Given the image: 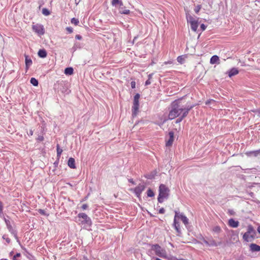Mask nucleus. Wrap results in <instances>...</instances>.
Returning <instances> with one entry per match:
<instances>
[{
  "label": "nucleus",
  "instance_id": "nucleus-36",
  "mask_svg": "<svg viewBox=\"0 0 260 260\" xmlns=\"http://www.w3.org/2000/svg\"><path fill=\"white\" fill-rule=\"evenodd\" d=\"M202 240L203 241V242L207 246H209V241H207L206 240L205 238H202Z\"/></svg>",
  "mask_w": 260,
  "mask_h": 260
},
{
  "label": "nucleus",
  "instance_id": "nucleus-45",
  "mask_svg": "<svg viewBox=\"0 0 260 260\" xmlns=\"http://www.w3.org/2000/svg\"><path fill=\"white\" fill-rule=\"evenodd\" d=\"M151 84V82H150V80L149 79H148L146 82H145V85H148L149 84Z\"/></svg>",
  "mask_w": 260,
  "mask_h": 260
},
{
  "label": "nucleus",
  "instance_id": "nucleus-46",
  "mask_svg": "<svg viewBox=\"0 0 260 260\" xmlns=\"http://www.w3.org/2000/svg\"><path fill=\"white\" fill-rule=\"evenodd\" d=\"M177 217H180V215H179V213L177 211H175V215L174 218L176 219Z\"/></svg>",
  "mask_w": 260,
  "mask_h": 260
},
{
  "label": "nucleus",
  "instance_id": "nucleus-2",
  "mask_svg": "<svg viewBox=\"0 0 260 260\" xmlns=\"http://www.w3.org/2000/svg\"><path fill=\"white\" fill-rule=\"evenodd\" d=\"M170 189L163 184H161L159 187V195L157 198L159 203H162L164 199H167L169 195Z\"/></svg>",
  "mask_w": 260,
  "mask_h": 260
},
{
  "label": "nucleus",
  "instance_id": "nucleus-29",
  "mask_svg": "<svg viewBox=\"0 0 260 260\" xmlns=\"http://www.w3.org/2000/svg\"><path fill=\"white\" fill-rule=\"evenodd\" d=\"M3 215V204L0 201V216L2 217Z\"/></svg>",
  "mask_w": 260,
  "mask_h": 260
},
{
  "label": "nucleus",
  "instance_id": "nucleus-52",
  "mask_svg": "<svg viewBox=\"0 0 260 260\" xmlns=\"http://www.w3.org/2000/svg\"><path fill=\"white\" fill-rule=\"evenodd\" d=\"M257 231L258 233L260 234V225H259L257 227Z\"/></svg>",
  "mask_w": 260,
  "mask_h": 260
},
{
  "label": "nucleus",
  "instance_id": "nucleus-11",
  "mask_svg": "<svg viewBox=\"0 0 260 260\" xmlns=\"http://www.w3.org/2000/svg\"><path fill=\"white\" fill-rule=\"evenodd\" d=\"M169 139L167 141L166 145L167 147L172 146L173 142L174 140V135L173 132H170L169 133Z\"/></svg>",
  "mask_w": 260,
  "mask_h": 260
},
{
  "label": "nucleus",
  "instance_id": "nucleus-57",
  "mask_svg": "<svg viewBox=\"0 0 260 260\" xmlns=\"http://www.w3.org/2000/svg\"><path fill=\"white\" fill-rule=\"evenodd\" d=\"M30 134L32 135V131H30Z\"/></svg>",
  "mask_w": 260,
  "mask_h": 260
},
{
  "label": "nucleus",
  "instance_id": "nucleus-51",
  "mask_svg": "<svg viewBox=\"0 0 260 260\" xmlns=\"http://www.w3.org/2000/svg\"><path fill=\"white\" fill-rule=\"evenodd\" d=\"M254 112H257L258 113V116L260 117V109L257 111H255Z\"/></svg>",
  "mask_w": 260,
  "mask_h": 260
},
{
  "label": "nucleus",
  "instance_id": "nucleus-25",
  "mask_svg": "<svg viewBox=\"0 0 260 260\" xmlns=\"http://www.w3.org/2000/svg\"><path fill=\"white\" fill-rule=\"evenodd\" d=\"M30 83L34 85V86H38V80L35 78H31L30 79Z\"/></svg>",
  "mask_w": 260,
  "mask_h": 260
},
{
  "label": "nucleus",
  "instance_id": "nucleus-47",
  "mask_svg": "<svg viewBox=\"0 0 260 260\" xmlns=\"http://www.w3.org/2000/svg\"><path fill=\"white\" fill-rule=\"evenodd\" d=\"M76 38L78 40H81L82 39V37L80 35H76Z\"/></svg>",
  "mask_w": 260,
  "mask_h": 260
},
{
  "label": "nucleus",
  "instance_id": "nucleus-32",
  "mask_svg": "<svg viewBox=\"0 0 260 260\" xmlns=\"http://www.w3.org/2000/svg\"><path fill=\"white\" fill-rule=\"evenodd\" d=\"M119 3H120V5H121L122 3L120 2V1L119 0H112V5H116V4H117Z\"/></svg>",
  "mask_w": 260,
  "mask_h": 260
},
{
  "label": "nucleus",
  "instance_id": "nucleus-41",
  "mask_svg": "<svg viewBox=\"0 0 260 260\" xmlns=\"http://www.w3.org/2000/svg\"><path fill=\"white\" fill-rule=\"evenodd\" d=\"M165 210L163 208H161L159 210V213L160 214H164L165 213Z\"/></svg>",
  "mask_w": 260,
  "mask_h": 260
},
{
  "label": "nucleus",
  "instance_id": "nucleus-33",
  "mask_svg": "<svg viewBox=\"0 0 260 260\" xmlns=\"http://www.w3.org/2000/svg\"><path fill=\"white\" fill-rule=\"evenodd\" d=\"M201 9V5H198L196 7L195 9H194V11L196 13H198L199 11L200 10V9Z\"/></svg>",
  "mask_w": 260,
  "mask_h": 260
},
{
  "label": "nucleus",
  "instance_id": "nucleus-60",
  "mask_svg": "<svg viewBox=\"0 0 260 260\" xmlns=\"http://www.w3.org/2000/svg\"><path fill=\"white\" fill-rule=\"evenodd\" d=\"M14 237H15V238H16V234H14Z\"/></svg>",
  "mask_w": 260,
  "mask_h": 260
},
{
  "label": "nucleus",
  "instance_id": "nucleus-15",
  "mask_svg": "<svg viewBox=\"0 0 260 260\" xmlns=\"http://www.w3.org/2000/svg\"><path fill=\"white\" fill-rule=\"evenodd\" d=\"M209 246H215V247H217L218 246H220L222 244V242H216L213 239L211 238L209 240Z\"/></svg>",
  "mask_w": 260,
  "mask_h": 260
},
{
  "label": "nucleus",
  "instance_id": "nucleus-7",
  "mask_svg": "<svg viewBox=\"0 0 260 260\" xmlns=\"http://www.w3.org/2000/svg\"><path fill=\"white\" fill-rule=\"evenodd\" d=\"M193 107V106H188L186 107V108L184 110V112H183L182 115L181 117L178 118L176 120V123H178L180 122L183 118H184L188 114L189 111Z\"/></svg>",
  "mask_w": 260,
  "mask_h": 260
},
{
  "label": "nucleus",
  "instance_id": "nucleus-48",
  "mask_svg": "<svg viewBox=\"0 0 260 260\" xmlns=\"http://www.w3.org/2000/svg\"><path fill=\"white\" fill-rule=\"evenodd\" d=\"M5 220L7 226H9V223H10V221L9 220H7L6 218H5Z\"/></svg>",
  "mask_w": 260,
  "mask_h": 260
},
{
  "label": "nucleus",
  "instance_id": "nucleus-42",
  "mask_svg": "<svg viewBox=\"0 0 260 260\" xmlns=\"http://www.w3.org/2000/svg\"><path fill=\"white\" fill-rule=\"evenodd\" d=\"M206 28V26L204 24H202L201 25V28L202 31L205 30Z\"/></svg>",
  "mask_w": 260,
  "mask_h": 260
},
{
  "label": "nucleus",
  "instance_id": "nucleus-13",
  "mask_svg": "<svg viewBox=\"0 0 260 260\" xmlns=\"http://www.w3.org/2000/svg\"><path fill=\"white\" fill-rule=\"evenodd\" d=\"M228 223L230 226L234 228H237L239 224V221H236L233 218H231L229 220Z\"/></svg>",
  "mask_w": 260,
  "mask_h": 260
},
{
  "label": "nucleus",
  "instance_id": "nucleus-56",
  "mask_svg": "<svg viewBox=\"0 0 260 260\" xmlns=\"http://www.w3.org/2000/svg\"><path fill=\"white\" fill-rule=\"evenodd\" d=\"M0 260H8V259L3 258V259H1Z\"/></svg>",
  "mask_w": 260,
  "mask_h": 260
},
{
  "label": "nucleus",
  "instance_id": "nucleus-59",
  "mask_svg": "<svg viewBox=\"0 0 260 260\" xmlns=\"http://www.w3.org/2000/svg\"><path fill=\"white\" fill-rule=\"evenodd\" d=\"M146 177L148 178V179H150V177H149L146 176Z\"/></svg>",
  "mask_w": 260,
  "mask_h": 260
},
{
  "label": "nucleus",
  "instance_id": "nucleus-38",
  "mask_svg": "<svg viewBox=\"0 0 260 260\" xmlns=\"http://www.w3.org/2000/svg\"><path fill=\"white\" fill-rule=\"evenodd\" d=\"M66 29L69 33H72L73 32V28L72 27H68Z\"/></svg>",
  "mask_w": 260,
  "mask_h": 260
},
{
  "label": "nucleus",
  "instance_id": "nucleus-26",
  "mask_svg": "<svg viewBox=\"0 0 260 260\" xmlns=\"http://www.w3.org/2000/svg\"><path fill=\"white\" fill-rule=\"evenodd\" d=\"M42 13L45 16H48L50 15V13L49 10L46 8H43L42 10Z\"/></svg>",
  "mask_w": 260,
  "mask_h": 260
},
{
  "label": "nucleus",
  "instance_id": "nucleus-49",
  "mask_svg": "<svg viewBox=\"0 0 260 260\" xmlns=\"http://www.w3.org/2000/svg\"><path fill=\"white\" fill-rule=\"evenodd\" d=\"M153 74H150L148 75V79L150 80L152 78Z\"/></svg>",
  "mask_w": 260,
  "mask_h": 260
},
{
  "label": "nucleus",
  "instance_id": "nucleus-44",
  "mask_svg": "<svg viewBox=\"0 0 260 260\" xmlns=\"http://www.w3.org/2000/svg\"><path fill=\"white\" fill-rule=\"evenodd\" d=\"M38 140L40 141H42L44 140V137L42 136H40L38 138Z\"/></svg>",
  "mask_w": 260,
  "mask_h": 260
},
{
  "label": "nucleus",
  "instance_id": "nucleus-20",
  "mask_svg": "<svg viewBox=\"0 0 260 260\" xmlns=\"http://www.w3.org/2000/svg\"><path fill=\"white\" fill-rule=\"evenodd\" d=\"M32 64V61L27 56H25V65L26 68L27 69Z\"/></svg>",
  "mask_w": 260,
  "mask_h": 260
},
{
  "label": "nucleus",
  "instance_id": "nucleus-37",
  "mask_svg": "<svg viewBox=\"0 0 260 260\" xmlns=\"http://www.w3.org/2000/svg\"><path fill=\"white\" fill-rule=\"evenodd\" d=\"M3 239H5V240H6V241H7V242L8 243H10V239L9 238H8V237H7V238H6V235H4V236H3Z\"/></svg>",
  "mask_w": 260,
  "mask_h": 260
},
{
  "label": "nucleus",
  "instance_id": "nucleus-35",
  "mask_svg": "<svg viewBox=\"0 0 260 260\" xmlns=\"http://www.w3.org/2000/svg\"><path fill=\"white\" fill-rule=\"evenodd\" d=\"M120 13L123 14H128L130 13V11L129 10H124L122 11H120Z\"/></svg>",
  "mask_w": 260,
  "mask_h": 260
},
{
  "label": "nucleus",
  "instance_id": "nucleus-24",
  "mask_svg": "<svg viewBox=\"0 0 260 260\" xmlns=\"http://www.w3.org/2000/svg\"><path fill=\"white\" fill-rule=\"evenodd\" d=\"M221 231V229L219 226H215L212 229V231L216 233H219Z\"/></svg>",
  "mask_w": 260,
  "mask_h": 260
},
{
  "label": "nucleus",
  "instance_id": "nucleus-12",
  "mask_svg": "<svg viewBox=\"0 0 260 260\" xmlns=\"http://www.w3.org/2000/svg\"><path fill=\"white\" fill-rule=\"evenodd\" d=\"M239 240V237L237 234L235 233L234 231H231V238L230 239V241L231 242H237Z\"/></svg>",
  "mask_w": 260,
  "mask_h": 260
},
{
  "label": "nucleus",
  "instance_id": "nucleus-17",
  "mask_svg": "<svg viewBox=\"0 0 260 260\" xmlns=\"http://www.w3.org/2000/svg\"><path fill=\"white\" fill-rule=\"evenodd\" d=\"M238 73L239 71L238 70V69L235 68H233L229 72V76L230 77H231L233 76L238 74Z\"/></svg>",
  "mask_w": 260,
  "mask_h": 260
},
{
  "label": "nucleus",
  "instance_id": "nucleus-18",
  "mask_svg": "<svg viewBox=\"0 0 260 260\" xmlns=\"http://www.w3.org/2000/svg\"><path fill=\"white\" fill-rule=\"evenodd\" d=\"M219 57L217 55H213L210 59V63L211 64H214V63H218L219 64V62H218L219 61Z\"/></svg>",
  "mask_w": 260,
  "mask_h": 260
},
{
  "label": "nucleus",
  "instance_id": "nucleus-6",
  "mask_svg": "<svg viewBox=\"0 0 260 260\" xmlns=\"http://www.w3.org/2000/svg\"><path fill=\"white\" fill-rule=\"evenodd\" d=\"M186 19L187 22L190 25L191 29L196 31L198 27L199 23L198 21L196 20L191 15L189 14H186Z\"/></svg>",
  "mask_w": 260,
  "mask_h": 260
},
{
  "label": "nucleus",
  "instance_id": "nucleus-3",
  "mask_svg": "<svg viewBox=\"0 0 260 260\" xmlns=\"http://www.w3.org/2000/svg\"><path fill=\"white\" fill-rule=\"evenodd\" d=\"M256 232L253 227L249 225L247 227V231L243 236V239L246 242H252L255 238Z\"/></svg>",
  "mask_w": 260,
  "mask_h": 260
},
{
  "label": "nucleus",
  "instance_id": "nucleus-9",
  "mask_svg": "<svg viewBox=\"0 0 260 260\" xmlns=\"http://www.w3.org/2000/svg\"><path fill=\"white\" fill-rule=\"evenodd\" d=\"M33 30L37 34L40 35H42L44 34V29L43 26L37 24L32 26Z\"/></svg>",
  "mask_w": 260,
  "mask_h": 260
},
{
  "label": "nucleus",
  "instance_id": "nucleus-19",
  "mask_svg": "<svg viewBox=\"0 0 260 260\" xmlns=\"http://www.w3.org/2000/svg\"><path fill=\"white\" fill-rule=\"evenodd\" d=\"M38 55L42 58L46 57L47 56V52L44 49H41L38 52Z\"/></svg>",
  "mask_w": 260,
  "mask_h": 260
},
{
  "label": "nucleus",
  "instance_id": "nucleus-8",
  "mask_svg": "<svg viewBox=\"0 0 260 260\" xmlns=\"http://www.w3.org/2000/svg\"><path fill=\"white\" fill-rule=\"evenodd\" d=\"M145 186L143 184H140L134 189V192L137 197L139 198H140L142 192L145 189Z\"/></svg>",
  "mask_w": 260,
  "mask_h": 260
},
{
  "label": "nucleus",
  "instance_id": "nucleus-50",
  "mask_svg": "<svg viewBox=\"0 0 260 260\" xmlns=\"http://www.w3.org/2000/svg\"><path fill=\"white\" fill-rule=\"evenodd\" d=\"M13 260H16V254L13 256Z\"/></svg>",
  "mask_w": 260,
  "mask_h": 260
},
{
  "label": "nucleus",
  "instance_id": "nucleus-61",
  "mask_svg": "<svg viewBox=\"0 0 260 260\" xmlns=\"http://www.w3.org/2000/svg\"><path fill=\"white\" fill-rule=\"evenodd\" d=\"M76 1H77V0H75Z\"/></svg>",
  "mask_w": 260,
  "mask_h": 260
},
{
  "label": "nucleus",
  "instance_id": "nucleus-40",
  "mask_svg": "<svg viewBox=\"0 0 260 260\" xmlns=\"http://www.w3.org/2000/svg\"><path fill=\"white\" fill-rule=\"evenodd\" d=\"M88 205L86 204L82 205L81 208L83 210H86L88 208Z\"/></svg>",
  "mask_w": 260,
  "mask_h": 260
},
{
  "label": "nucleus",
  "instance_id": "nucleus-5",
  "mask_svg": "<svg viewBox=\"0 0 260 260\" xmlns=\"http://www.w3.org/2000/svg\"><path fill=\"white\" fill-rule=\"evenodd\" d=\"M140 96V95L139 93H137L134 96L133 106L132 107V115L133 116H136L139 111V100Z\"/></svg>",
  "mask_w": 260,
  "mask_h": 260
},
{
  "label": "nucleus",
  "instance_id": "nucleus-23",
  "mask_svg": "<svg viewBox=\"0 0 260 260\" xmlns=\"http://www.w3.org/2000/svg\"><path fill=\"white\" fill-rule=\"evenodd\" d=\"M174 224L175 228L177 232L178 233H180V230L179 228V224H178V222H177V220L175 218H174Z\"/></svg>",
  "mask_w": 260,
  "mask_h": 260
},
{
  "label": "nucleus",
  "instance_id": "nucleus-30",
  "mask_svg": "<svg viewBox=\"0 0 260 260\" xmlns=\"http://www.w3.org/2000/svg\"><path fill=\"white\" fill-rule=\"evenodd\" d=\"M79 22V20L75 18H73L71 19V23L72 24H74L76 25H77L78 24Z\"/></svg>",
  "mask_w": 260,
  "mask_h": 260
},
{
  "label": "nucleus",
  "instance_id": "nucleus-39",
  "mask_svg": "<svg viewBox=\"0 0 260 260\" xmlns=\"http://www.w3.org/2000/svg\"><path fill=\"white\" fill-rule=\"evenodd\" d=\"M131 85L132 88H135L136 87V83L135 81L131 82Z\"/></svg>",
  "mask_w": 260,
  "mask_h": 260
},
{
  "label": "nucleus",
  "instance_id": "nucleus-4",
  "mask_svg": "<svg viewBox=\"0 0 260 260\" xmlns=\"http://www.w3.org/2000/svg\"><path fill=\"white\" fill-rule=\"evenodd\" d=\"M151 249L154 251L155 254L159 257L167 258V254L166 250L161 248L158 244H153L151 246Z\"/></svg>",
  "mask_w": 260,
  "mask_h": 260
},
{
  "label": "nucleus",
  "instance_id": "nucleus-22",
  "mask_svg": "<svg viewBox=\"0 0 260 260\" xmlns=\"http://www.w3.org/2000/svg\"><path fill=\"white\" fill-rule=\"evenodd\" d=\"M64 73L66 75H72L73 74V69L71 67L67 68L64 70Z\"/></svg>",
  "mask_w": 260,
  "mask_h": 260
},
{
  "label": "nucleus",
  "instance_id": "nucleus-10",
  "mask_svg": "<svg viewBox=\"0 0 260 260\" xmlns=\"http://www.w3.org/2000/svg\"><path fill=\"white\" fill-rule=\"evenodd\" d=\"M78 217L83 219L82 222H84L87 224H90L91 221L90 218L84 213H81L78 214Z\"/></svg>",
  "mask_w": 260,
  "mask_h": 260
},
{
  "label": "nucleus",
  "instance_id": "nucleus-53",
  "mask_svg": "<svg viewBox=\"0 0 260 260\" xmlns=\"http://www.w3.org/2000/svg\"><path fill=\"white\" fill-rule=\"evenodd\" d=\"M172 63V62L171 61H169L168 62H165V64H167V63L171 64Z\"/></svg>",
  "mask_w": 260,
  "mask_h": 260
},
{
  "label": "nucleus",
  "instance_id": "nucleus-55",
  "mask_svg": "<svg viewBox=\"0 0 260 260\" xmlns=\"http://www.w3.org/2000/svg\"><path fill=\"white\" fill-rule=\"evenodd\" d=\"M20 253H17V257L20 256Z\"/></svg>",
  "mask_w": 260,
  "mask_h": 260
},
{
  "label": "nucleus",
  "instance_id": "nucleus-54",
  "mask_svg": "<svg viewBox=\"0 0 260 260\" xmlns=\"http://www.w3.org/2000/svg\"><path fill=\"white\" fill-rule=\"evenodd\" d=\"M80 260H88L86 257H83L82 259Z\"/></svg>",
  "mask_w": 260,
  "mask_h": 260
},
{
  "label": "nucleus",
  "instance_id": "nucleus-43",
  "mask_svg": "<svg viewBox=\"0 0 260 260\" xmlns=\"http://www.w3.org/2000/svg\"><path fill=\"white\" fill-rule=\"evenodd\" d=\"M249 153H251V154H254V155L256 156L257 154L259 153V152L258 151H256L250 152Z\"/></svg>",
  "mask_w": 260,
  "mask_h": 260
},
{
  "label": "nucleus",
  "instance_id": "nucleus-21",
  "mask_svg": "<svg viewBox=\"0 0 260 260\" xmlns=\"http://www.w3.org/2000/svg\"><path fill=\"white\" fill-rule=\"evenodd\" d=\"M180 218H181L182 222L184 223V224L187 225L188 223V220L185 216L183 215V214H180Z\"/></svg>",
  "mask_w": 260,
  "mask_h": 260
},
{
  "label": "nucleus",
  "instance_id": "nucleus-27",
  "mask_svg": "<svg viewBox=\"0 0 260 260\" xmlns=\"http://www.w3.org/2000/svg\"><path fill=\"white\" fill-rule=\"evenodd\" d=\"M147 194L149 197H152L154 196L153 191L150 188L147 190Z\"/></svg>",
  "mask_w": 260,
  "mask_h": 260
},
{
  "label": "nucleus",
  "instance_id": "nucleus-1",
  "mask_svg": "<svg viewBox=\"0 0 260 260\" xmlns=\"http://www.w3.org/2000/svg\"><path fill=\"white\" fill-rule=\"evenodd\" d=\"M180 101H175L172 104L171 109L169 112L168 118L172 120L179 116L181 112H184L186 108H183L180 104Z\"/></svg>",
  "mask_w": 260,
  "mask_h": 260
},
{
  "label": "nucleus",
  "instance_id": "nucleus-28",
  "mask_svg": "<svg viewBox=\"0 0 260 260\" xmlns=\"http://www.w3.org/2000/svg\"><path fill=\"white\" fill-rule=\"evenodd\" d=\"M62 152V150L60 148L59 145H57V155L58 157H60L61 153Z\"/></svg>",
  "mask_w": 260,
  "mask_h": 260
},
{
  "label": "nucleus",
  "instance_id": "nucleus-16",
  "mask_svg": "<svg viewBox=\"0 0 260 260\" xmlns=\"http://www.w3.org/2000/svg\"><path fill=\"white\" fill-rule=\"evenodd\" d=\"M68 165L69 167L72 169L76 168L75 159L72 157H70L68 160Z\"/></svg>",
  "mask_w": 260,
  "mask_h": 260
},
{
  "label": "nucleus",
  "instance_id": "nucleus-14",
  "mask_svg": "<svg viewBox=\"0 0 260 260\" xmlns=\"http://www.w3.org/2000/svg\"><path fill=\"white\" fill-rule=\"evenodd\" d=\"M250 249L252 252L259 251H260V246L252 243L249 246Z\"/></svg>",
  "mask_w": 260,
  "mask_h": 260
},
{
  "label": "nucleus",
  "instance_id": "nucleus-34",
  "mask_svg": "<svg viewBox=\"0 0 260 260\" xmlns=\"http://www.w3.org/2000/svg\"><path fill=\"white\" fill-rule=\"evenodd\" d=\"M39 212L40 214H43V215H47V216L49 215L48 214H46L45 211L44 210H42V209H39Z\"/></svg>",
  "mask_w": 260,
  "mask_h": 260
},
{
  "label": "nucleus",
  "instance_id": "nucleus-31",
  "mask_svg": "<svg viewBox=\"0 0 260 260\" xmlns=\"http://www.w3.org/2000/svg\"><path fill=\"white\" fill-rule=\"evenodd\" d=\"M177 61L180 63H183L184 60V58L182 56H179L177 57Z\"/></svg>",
  "mask_w": 260,
  "mask_h": 260
},
{
  "label": "nucleus",
  "instance_id": "nucleus-58",
  "mask_svg": "<svg viewBox=\"0 0 260 260\" xmlns=\"http://www.w3.org/2000/svg\"><path fill=\"white\" fill-rule=\"evenodd\" d=\"M12 253H13V251H11L10 254L11 255Z\"/></svg>",
  "mask_w": 260,
  "mask_h": 260
}]
</instances>
